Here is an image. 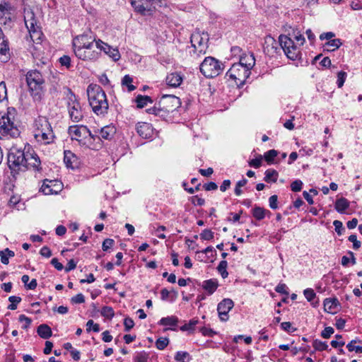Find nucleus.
I'll list each match as a JSON object with an SVG mask.
<instances>
[{
  "label": "nucleus",
  "instance_id": "a18cd8bd",
  "mask_svg": "<svg viewBox=\"0 0 362 362\" xmlns=\"http://www.w3.org/2000/svg\"><path fill=\"white\" fill-rule=\"evenodd\" d=\"M198 320L196 319H192L189 320L188 323L185 324L182 327H180V330L182 332L185 331H194L195 326L198 323Z\"/></svg>",
  "mask_w": 362,
  "mask_h": 362
},
{
  "label": "nucleus",
  "instance_id": "603ef678",
  "mask_svg": "<svg viewBox=\"0 0 362 362\" xmlns=\"http://www.w3.org/2000/svg\"><path fill=\"white\" fill-rule=\"evenodd\" d=\"M101 315L107 318L111 319L115 315L113 308L110 306H104L101 309Z\"/></svg>",
  "mask_w": 362,
  "mask_h": 362
},
{
  "label": "nucleus",
  "instance_id": "39448f33",
  "mask_svg": "<svg viewBox=\"0 0 362 362\" xmlns=\"http://www.w3.org/2000/svg\"><path fill=\"white\" fill-rule=\"evenodd\" d=\"M201 73L206 78L220 75L224 69V64L213 57H207L199 66Z\"/></svg>",
  "mask_w": 362,
  "mask_h": 362
},
{
  "label": "nucleus",
  "instance_id": "20e7f679",
  "mask_svg": "<svg viewBox=\"0 0 362 362\" xmlns=\"http://www.w3.org/2000/svg\"><path fill=\"white\" fill-rule=\"evenodd\" d=\"M28 153L24 150L13 148L8 154V164L11 172L18 174L25 171L26 157Z\"/></svg>",
  "mask_w": 362,
  "mask_h": 362
},
{
  "label": "nucleus",
  "instance_id": "ea45409f",
  "mask_svg": "<svg viewBox=\"0 0 362 362\" xmlns=\"http://www.w3.org/2000/svg\"><path fill=\"white\" fill-rule=\"evenodd\" d=\"M209 41V35L207 33H200V45L201 49H199V52L201 54H204L206 52L207 46V42Z\"/></svg>",
  "mask_w": 362,
  "mask_h": 362
},
{
  "label": "nucleus",
  "instance_id": "72a5a7b5",
  "mask_svg": "<svg viewBox=\"0 0 362 362\" xmlns=\"http://www.w3.org/2000/svg\"><path fill=\"white\" fill-rule=\"evenodd\" d=\"M177 297V292L175 290H172L169 291L167 288H163L160 291V298L163 300H169L171 302L175 300Z\"/></svg>",
  "mask_w": 362,
  "mask_h": 362
},
{
  "label": "nucleus",
  "instance_id": "aec40b11",
  "mask_svg": "<svg viewBox=\"0 0 362 362\" xmlns=\"http://www.w3.org/2000/svg\"><path fill=\"white\" fill-rule=\"evenodd\" d=\"M196 284L201 286L208 296H211L219 286L218 281L216 279H210L202 282L196 281Z\"/></svg>",
  "mask_w": 362,
  "mask_h": 362
},
{
  "label": "nucleus",
  "instance_id": "bb28decb",
  "mask_svg": "<svg viewBox=\"0 0 362 362\" xmlns=\"http://www.w3.org/2000/svg\"><path fill=\"white\" fill-rule=\"evenodd\" d=\"M64 162L67 168L74 169L77 166L78 158L71 151H65Z\"/></svg>",
  "mask_w": 362,
  "mask_h": 362
},
{
  "label": "nucleus",
  "instance_id": "79ce46f5",
  "mask_svg": "<svg viewBox=\"0 0 362 362\" xmlns=\"http://www.w3.org/2000/svg\"><path fill=\"white\" fill-rule=\"evenodd\" d=\"M278 172L274 169H268L265 171L264 181H276Z\"/></svg>",
  "mask_w": 362,
  "mask_h": 362
},
{
  "label": "nucleus",
  "instance_id": "c85d7f7f",
  "mask_svg": "<svg viewBox=\"0 0 362 362\" xmlns=\"http://www.w3.org/2000/svg\"><path fill=\"white\" fill-rule=\"evenodd\" d=\"M339 305V302L336 298H326L324 300L325 310L330 313H335Z\"/></svg>",
  "mask_w": 362,
  "mask_h": 362
},
{
  "label": "nucleus",
  "instance_id": "393cba45",
  "mask_svg": "<svg viewBox=\"0 0 362 362\" xmlns=\"http://www.w3.org/2000/svg\"><path fill=\"white\" fill-rule=\"evenodd\" d=\"M9 48L6 40L4 37V33L0 28V60L6 61L8 59L7 54L8 53Z\"/></svg>",
  "mask_w": 362,
  "mask_h": 362
},
{
  "label": "nucleus",
  "instance_id": "37998d69",
  "mask_svg": "<svg viewBox=\"0 0 362 362\" xmlns=\"http://www.w3.org/2000/svg\"><path fill=\"white\" fill-rule=\"evenodd\" d=\"M190 41H191L192 47H194L195 48V49H197L199 52V49H201L200 33L199 32H196V33H193L191 35Z\"/></svg>",
  "mask_w": 362,
  "mask_h": 362
},
{
  "label": "nucleus",
  "instance_id": "f03ea898",
  "mask_svg": "<svg viewBox=\"0 0 362 362\" xmlns=\"http://www.w3.org/2000/svg\"><path fill=\"white\" fill-rule=\"evenodd\" d=\"M26 82L29 92L34 100H40L43 95V84L45 81L41 73L37 70H31L26 74Z\"/></svg>",
  "mask_w": 362,
  "mask_h": 362
},
{
  "label": "nucleus",
  "instance_id": "b1692460",
  "mask_svg": "<svg viewBox=\"0 0 362 362\" xmlns=\"http://www.w3.org/2000/svg\"><path fill=\"white\" fill-rule=\"evenodd\" d=\"M103 139L111 140L116 134V128L114 125H106L100 129H95Z\"/></svg>",
  "mask_w": 362,
  "mask_h": 362
},
{
  "label": "nucleus",
  "instance_id": "de8ad7c7",
  "mask_svg": "<svg viewBox=\"0 0 362 362\" xmlns=\"http://www.w3.org/2000/svg\"><path fill=\"white\" fill-rule=\"evenodd\" d=\"M357 340L353 339L351 340L347 345L346 348L348 349L349 351H355L357 354H361L362 353V346H356L355 344H356Z\"/></svg>",
  "mask_w": 362,
  "mask_h": 362
},
{
  "label": "nucleus",
  "instance_id": "09e8293b",
  "mask_svg": "<svg viewBox=\"0 0 362 362\" xmlns=\"http://www.w3.org/2000/svg\"><path fill=\"white\" fill-rule=\"evenodd\" d=\"M132 81L133 78L129 75H125L122 80V84L127 86L129 91H132L136 89V87L132 84Z\"/></svg>",
  "mask_w": 362,
  "mask_h": 362
},
{
  "label": "nucleus",
  "instance_id": "7ed1b4c3",
  "mask_svg": "<svg viewBox=\"0 0 362 362\" xmlns=\"http://www.w3.org/2000/svg\"><path fill=\"white\" fill-rule=\"evenodd\" d=\"M35 139L42 144H49L54 142L55 136L52 126L45 117H39L36 121Z\"/></svg>",
  "mask_w": 362,
  "mask_h": 362
},
{
  "label": "nucleus",
  "instance_id": "8fccbe9b",
  "mask_svg": "<svg viewBox=\"0 0 362 362\" xmlns=\"http://www.w3.org/2000/svg\"><path fill=\"white\" fill-rule=\"evenodd\" d=\"M11 304L8 305V309L14 310L17 308V305L21 301V298L19 296H11L8 298Z\"/></svg>",
  "mask_w": 362,
  "mask_h": 362
},
{
  "label": "nucleus",
  "instance_id": "1a4fd4ad",
  "mask_svg": "<svg viewBox=\"0 0 362 362\" xmlns=\"http://www.w3.org/2000/svg\"><path fill=\"white\" fill-rule=\"evenodd\" d=\"M19 134L20 132L14 124L8 113L1 115L0 117V137L9 136L16 138Z\"/></svg>",
  "mask_w": 362,
  "mask_h": 362
},
{
  "label": "nucleus",
  "instance_id": "4be33fe9",
  "mask_svg": "<svg viewBox=\"0 0 362 362\" xmlns=\"http://www.w3.org/2000/svg\"><path fill=\"white\" fill-rule=\"evenodd\" d=\"M136 129L138 134L143 139H149L153 134V127L147 122H138Z\"/></svg>",
  "mask_w": 362,
  "mask_h": 362
},
{
  "label": "nucleus",
  "instance_id": "0eeeda50",
  "mask_svg": "<svg viewBox=\"0 0 362 362\" xmlns=\"http://www.w3.org/2000/svg\"><path fill=\"white\" fill-rule=\"evenodd\" d=\"M24 21L31 40L35 44H40L42 33L40 27L37 25V20L31 9L24 11Z\"/></svg>",
  "mask_w": 362,
  "mask_h": 362
},
{
  "label": "nucleus",
  "instance_id": "a878e982",
  "mask_svg": "<svg viewBox=\"0 0 362 362\" xmlns=\"http://www.w3.org/2000/svg\"><path fill=\"white\" fill-rule=\"evenodd\" d=\"M182 76L177 72L171 73L166 77L167 84L174 88L180 86L182 82Z\"/></svg>",
  "mask_w": 362,
  "mask_h": 362
},
{
  "label": "nucleus",
  "instance_id": "f704fd0d",
  "mask_svg": "<svg viewBox=\"0 0 362 362\" xmlns=\"http://www.w3.org/2000/svg\"><path fill=\"white\" fill-rule=\"evenodd\" d=\"M135 101L138 108H143L147 105L148 103H153V100L148 95H139L136 96Z\"/></svg>",
  "mask_w": 362,
  "mask_h": 362
},
{
  "label": "nucleus",
  "instance_id": "6e6552de",
  "mask_svg": "<svg viewBox=\"0 0 362 362\" xmlns=\"http://www.w3.org/2000/svg\"><path fill=\"white\" fill-rule=\"evenodd\" d=\"M279 45L284 54L291 60H296L298 58L300 50L295 45L293 40L286 35H279Z\"/></svg>",
  "mask_w": 362,
  "mask_h": 362
},
{
  "label": "nucleus",
  "instance_id": "680f3d73",
  "mask_svg": "<svg viewBox=\"0 0 362 362\" xmlns=\"http://www.w3.org/2000/svg\"><path fill=\"white\" fill-rule=\"evenodd\" d=\"M334 332V330L333 327H327L322 331L321 337L324 339H329Z\"/></svg>",
  "mask_w": 362,
  "mask_h": 362
},
{
  "label": "nucleus",
  "instance_id": "c9c22d12",
  "mask_svg": "<svg viewBox=\"0 0 362 362\" xmlns=\"http://www.w3.org/2000/svg\"><path fill=\"white\" fill-rule=\"evenodd\" d=\"M178 323V318L176 316H168L162 317L158 324L163 326H176Z\"/></svg>",
  "mask_w": 362,
  "mask_h": 362
},
{
  "label": "nucleus",
  "instance_id": "423d86ee",
  "mask_svg": "<svg viewBox=\"0 0 362 362\" xmlns=\"http://www.w3.org/2000/svg\"><path fill=\"white\" fill-rule=\"evenodd\" d=\"M24 21L31 40L35 44H40L42 33L40 27L37 25V20L31 9L24 11Z\"/></svg>",
  "mask_w": 362,
  "mask_h": 362
},
{
  "label": "nucleus",
  "instance_id": "6ab92c4d",
  "mask_svg": "<svg viewBox=\"0 0 362 362\" xmlns=\"http://www.w3.org/2000/svg\"><path fill=\"white\" fill-rule=\"evenodd\" d=\"M97 46H99V52H104V53L111 57L113 61L117 62L119 59L120 54L117 49L111 47L109 45L103 42L101 40H98Z\"/></svg>",
  "mask_w": 362,
  "mask_h": 362
},
{
  "label": "nucleus",
  "instance_id": "69168bd1",
  "mask_svg": "<svg viewBox=\"0 0 362 362\" xmlns=\"http://www.w3.org/2000/svg\"><path fill=\"white\" fill-rule=\"evenodd\" d=\"M348 240L353 243V248L354 250H358L361 247V242L357 240V237L356 235L352 234L349 238Z\"/></svg>",
  "mask_w": 362,
  "mask_h": 362
},
{
  "label": "nucleus",
  "instance_id": "e2e57ef3",
  "mask_svg": "<svg viewBox=\"0 0 362 362\" xmlns=\"http://www.w3.org/2000/svg\"><path fill=\"white\" fill-rule=\"evenodd\" d=\"M124 331L129 332L134 326V320L130 317H126L124 320Z\"/></svg>",
  "mask_w": 362,
  "mask_h": 362
},
{
  "label": "nucleus",
  "instance_id": "7c9ffc66",
  "mask_svg": "<svg viewBox=\"0 0 362 362\" xmlns=\"http://www.w3.org/2000/svg\"><path fill=\"white\" fill-rule=\"evenodd\" d=\"M349 202L344 197H341L335 202L334 208L337 212L344 214L345 211L349 207Z\"/></svg>",
  "mask_w": 362,
  "mask_h": 362
},
{
  "label": "nucleus",
  "instance_id": "6e6d98bb",
  "mask_svg": "<svg viewBox=\"0 0 362 362\" xmlns=\"http://www.w3.org/2000/svg\"><path fill=\"white\" fill-rule=\"evenodd\" d=\"M347 76V74L344 71H340L337 74V86L338 88H341L344 86V83L346 81Z\"/></svg>",
  "mask_w": 362,
  "mask_h": 362
},
{
  "label": "nucleus",
  "instance_id": "a211bd4d",
  "mask_svg": "<svg viewBox=\"0 0 362 362\" xmlns=\"http://www.w3.org/2000/svg\"><path fill=\"white\" fill-rule=\"evenodd\" d=\"M25 170L29 169H33V170L35 173H40L41 168V161L35 153H29L26 157V164Z\"/></svg>",
  "mask_w": 362,
  "mask_h": 362
},
{
  "label": "nucleus",
  "instance_id": "3c124183",
  "mask_svg": "<svg viewBox=\"0 0 362 362\" xmlns=\"http://www.w3.org/2000/svg\"><path fill=\"white\" fill-rule=\"evenodd\" d=\"M278 155V151L274 149L267 151L264 155V158L268 163H272L274 158Z\"/></svg>",
  "mask_w": 362,
  "mask_h": 362
},
{
  "label": "nucleus",
  "instance_id": "a19ab883",
  "mask_svg": "<svg viewBox=\"0 0 362 362\" xmlns=\"http://www.w3.org/2000/svg\"><path fill=\"white\" fill-rule=\"evenodd\" d=\"M228 266V262L226 260H222L220 262L217 267V270L221 275L223 279H226L228 276V273L226 270Z\"/></svg>",
  "mask_w": 362,
  "mask_h": 362
},
{
  "label": "nucleus",
  "instance_id": "c03bdc74",
  "mask_svg": "<svg viewBox=\"0 0 362 362\" xmlns=\"http://www.w3.org/2000/svg\"><path fill=\"white\" fill-rule=\"evenodd\" d=\"M313 346L314 347V349L315 350L320 351L329 350V349H328L329 346H328L327 344L325 341H322L318 339H315L313 341ZM331 349H329V351Z\"/></svg>",
  "mask_w": 362,
  "mask_h": 362
},
{
  "label": "nucleus",
  "instance_id": "4d7b16f0",
  "mask_svg": "<svg viewBox=\"0 0 362 362\" xmlns=\"http://www.w3.org/2000/svg\"><path fill=\"white\" fill-rule=\"evenodd\" d=\"M200 237L202 240H209L214 238V233L209 229H204L200 233Z\"/></svg>",
  "mask_w": 362,
  "mask_h": 362
},
{
  "label": "nucleus",
  "instance_id": "052dcab7",
  "mask_svg": "<svg viewBox=\"0 0 362 362\" xmlns=\"http://www.w3.org/2000/svg\"><path fill=\"white\" fill-rule=\"evenodd\" d=\"M7 98V89L6 83L2 81L0 83V102Z\"/></svg>",
  "mask_w": 362,
  "mask_h": 362
},
{
  "label": "nucleus",
  "instance_id": "f8f14e48",
  "mask_svg": "<svg viewBox=\"0 0 362 362\" xmlns=\"http://www.w3.org/2000/svg\"><path fill=\"white\" fill-rule=\"evenodd\" d=\"M95 37L90 33H83L78 35L73 39V48L74 54L83 50L85 47L96 45Z\"/></svg>",
  "mask_w": 362,
  "mask_h": 362
},
{
  "label": "nucleus",
  "instance_id": "774afa93",
  "mask_svg": "<svg viewBox=\"0 0 362 362\" xmlns=\"http://www.w3.org/2000/svg\"><path fill=\"white\" fill-rule=\"evenodd\" d=\"M278 197L277 195H272L269 199V204L271 209H276L278 208Z\"/></svg>",
  "mask_w": 362,
  "mask_h": 362
},
{
  "label": "nucleus",
  "instance_id": "4468645a",
  "mask_svg": "<svg viewBox=\"0 0 362 362\" xmlns=\"http://www.w3.org/2000/svg\"><path fill=\"white\" fill-rule=\"evenodd\" d=\"M69 134L72 140L78 141L83 146V141L90 134V131L86 126L75 125L69 127Z\"/></svg>",
  "mask_w": 362,
  "mask_h": 362
},
{
  "label": "nucleus",
  "instance_id": "2eb2a0df",
  "mask_svg": "<svg viewBox=\"0 0 362 362\" xmlns=\"http://www.w3.org/2000/svg\"><path fill=\"white\" fill-rule=\"evenodd\" d=\"M158 103L162 108L167 109V111L171 112L176 110L181 105L180 98L174 95H163Z\"/></svg>",
  "mask_w": 362,
  "mask_h": 362
},
{
  "label": "nucleus",
  "instance_id": "4c0bfd02",
  "mask_svg": "<svg viewBox=\"0 0 362 362\" xmlns=\"http://www.w3.org/2000/svg\"><path fill=\"white\" fill-rule=\"evenodd\" d=\"M303 294L308 302L311 303L314 307L317 306L318 302H314V300L316 297V294L313 289L312 288H306L303 291Z\"/></svg>",
  "mask_w": 362,
  "mask_h": 362
},
{
  "label": "nucleus",
  "instance_id": "5701e85b",
  "mask_svg": "<svg viewBox=\"0 0 362 362\" xmlns=\"http://www.w3.org/2000/svg\"><path fill=\"white\" fill-rule=\"evenodd\" d=\"M89 141L93 140L95 144H86V142L83 143V146H86V147L93 149V150H99L103 147V138L100 135L97 133V131L95 129L93 132H90V134L88 135Z\"/></svg>",
  "mask_w": 362,
  "mask_h": 362
},
{
  "label": "nucleus",
  "instance_id": "bf43d9fd",
  "mask_svg": "<svg viewBox=\"0 0 362 362\" xmlns=\"http://www.w3.org/2000/svg\"><path fill=\"white\" fill-rule=\"evenodd\" d=\"M18 320L20 322H25V324L22 326V328L24 329H27L32 322L31 319L25 315H20Z\"/></svg>",
  "mask_w": 362,
  "mask_h": 362
},
{
  "label": "nucleus",
  "instance_id": "f3484780",
  "mask_svg": "<svg viewBox=\"0 0 362 362\" xmlns=\"http://www.w3.org/2000/svg\"><path fill=\"white\" fill-rule=\"evenodd\" d=\"M279 40L277 42L271 35H267L264 38V43L263 47L264 52L269 57H274V54H277L281 49V47H279Z\"/></svg>",
  "mask_w": 362,
  "mask_h": 362
},
{
  "label": "nucleus",
  "instance_id": "9d476101",
  "mask_svg": "<svg viewBox=\"0 0 362 362\" xmlns=\"http://www.w3.org/2000/svg\"><path fill=\"white\" fill-rule=\"evenodd\" d=\"M251 71L241 64H233L227 71L226 76L234 80L238 86H243L250 76Z\"/></svg>",
  "mask_w": 362,
  "mask_h": 362
},
{
  "label": "nucleus",
  "instance_id": "473e14b6",
  "mask_svg": "<svg viewBox=\"0 0 362 362\" xmlns=\"http://www.w3.org/2000/svg\"><path fill=\"white\" fill-rule=\"evenodd\" d=\"M37 332L41 338L45 339H49L52 334L51 328L46 324L39 325L37 329Z\"/></svg>",
  "mask_w": 362,
  "mask_h": 362
},
{
  "label": "nucleus",
  "instance_id": "cd10ccee",
  "mask_svg": "<svg viewBox=\"0 0 362 362\" xmlns=\"http://www.w3.org/2000/svg\"><path fill=\"white\" fill-rule=\"evenodd\" d=\"M235 64H241L245 66L246 69L248 68V69L251 71L255 64V59L253 54H244L240 57L239 62Z\"/></svg>",
  "mask_w": 362,
  "mask_h": 362
},
{
  "label": "nucleus",
  "instance_id": "c756f323",
  "mask_svg": "<svg viewBox=\"0 0 362 362\" xmlns=\"http://www.w3.org/2000/svg\"><path fill=\"white\" fill-rule=\"evenodd\" d=\"M252 214L254 218L258 221L264 219L267 215H271V212L269 210L264 209V208L258 206H255L252 209Z\"/></svg>",
  "mask_w": 362,
  "mask_h": 362
},
{
  "label": "nucleus",
  "instance_id": "dca6fc26",
  "mask_svg": "<svg viewBox=\"0 0 362 362\" xmlns=\"http://www.w3.org/2000/svg\"><path fill=\"white\" fill-rule=\"evenodd\" d=\"M234 303L230 298H224L217 305V311L220 320L226 322L228 320V313L233 308Z\"/></svg>",
  "mask_w": 362,
  "mask_h": 362
},
{
  "label": "nucleus",
  "instance_id": "13d9d810",
  "mask_svg": "<svg viewBox=\"0 0 362 362\" xmlns=\"http://www.w3.org/2000/svg\"><path fill=\"white\" fill-rule=\"evenodd\" d=\"M333 225L335 228V231L339 235H342L343 232L345 230L342 222L338 220H335L333 222Z\"/></svg>",
  "mask_w": 362,
  "mask_h": 362
},
{
  "label": "nucleus",
  "instance_id": "338daca9",
  "mask_svg": "<svg viewBox=\"0 0 362 362\" xmlns=\"http://www.w3.org/2000/svg\"><path fill=\"white\" fill-rule=\"evenodd\" d=\"M262 161V156L261 155H259L257 158L251 160L249 162V164L252 167L259 168L261 165Z\"/></svg>",
  "mask_w": 362,
  "mask_h": 362
},
{
  "label": "nucleus",
  "instance_id": "e433bc0d",
  "mask_svg": "<svg viewBox=\"0 0 362 362\" xmlns=\"http://www.w3.org/2000/svg\"><path fill=\"white\" fill-rule=\"evenodd\" d=\"M15 253L13 251L6 248L4 250L0 251L1 262L4 264H8L9 262L8 258L14 257Z\"/></svg>",
  "mask_w": 362,
  "mask_h": 362
},
{
  "label": "nucleus",
  "instance_id": "5fc2aeb1",
  "mask_svg": "<svg viewBox=\"0 0 362 362\" xmlns=\"http://www.w3.org/2000/svg\"><path fill=\"white\" fill-rule=\"evenodd\" d=\"M169 340L168 338L160 337L156 341V346L159 350H163L168 344Z\"/></svg>",
  "mask_w": 362,
  "mask_h": 362
},
{
  "label": "nucleus",
  "instance_id": "58836bf2",
  "mask_svg": "<svg viewBox=\"0 0 362 362\" xmlns=\"http://www.w3.org/2000/svg\"><path fill=\"white\" fill-rule=\"evenodd\" d=\"M191 359L189 354L186 351H177L175 356L177 362H189Z\"/></svg>",
  "mask_w": 362,
  "mask_h": 362
},
{
  "label": "nucleus",
  "instance_id": "2f4dec72",
  "mask_svg": "<svg viewBox=\"0 0 362 362\" xmlns=\"http://www.w3.org/2000/svg\"><path fill=\"white\" fill-rule=\"evenodd\" d=\"M341 45L342 42L341 40L336 38L325 42L323 45V48L325 51L334 52Z\"/></svg>",
  "mask_w": 362,
  "mask_h": 362
},
{
  "label": "nucleus",
  "instance_id": "49530a36",
  "mask_svg": "<svg viewBox=\"0 0 362 362\" xmlns=\"http://www.w3.org/2000/svg\"><path fill=\"white\" fill-rule=\"evenodd\" d=\"M148 358V354L146 351L136 352L134 356V362H147Z\"/></svg>",
  "mask_w": 362,
  "mask_h": 362
},
{
  "label": "nucleus",
  "instance_id": "0e129e2a",
  "mask_svg": "<svg viewBox=\"0 0 362 362\" xmlns=\"http://www.w3.org/2000/svg\"><path fill=\"white\" fill-rule=\"evenodd\" d=\"M71 302L74 304H80L85 302V297L82 293H78L71 298Z\"/></svg>",
  "mask_w": 362,
  "mask_h": 362
},
{
  "label": "nucleus",
  "instance_id": "9b49d317",
  "mask_svg": "<svg viewBox=\"0 0 362 362\" xmlns=\"http://www.w3.org/2000/svg\"><path fill=\"white\" fill-rule=\"evenodd\" d=\"M67 107L71 119L74 122H78L83 117L81 105L76 95L69 90L68 95Z\"/></svg>",
  "mask_w": 362,
  "mask_h": 362
},
{
  "label": "nucleus",
  "instance_id": "412c9836",
  "mask_svg": "<svg viewBox=\"0 0 362 362\" xmlns=\"http://www.w3.org/2000/svg\"><path fill=\"white\" fill-rule=\"evenodd\" d=\"M63 187V182H49V184L43 182L40 187V191L46 195L53 194H57L62 190Z\"/></svg>",
  "mask_w": 362,
  "mask_h": 362
},
{
  "label": "nucleus",
  "instance_id": "f257e3e1",
  "mask_svg": "<svg viewBox=\"0 0 362 362\" xmlns=\"http://www.w3.org/2000/svg\"><path fill=\"white\" fill-rule=\"evenodd\" d=\"M88 102L93 111L98 116H104L109 108L106 94L97 84H90L87 88Z\"/></svg>",
  "mask_w": 362,
  "mask_h": 362
},
{
  "label": "nucleus",
  "instance_id": "ddd939ff",
  "mask_svg": "<svg viewBox=\"0 0 362 362\" xmlns=\"http://www.w3.org/2000/svg\"><path fill=\"white\" fill-rule=\"evenodd\" d=\"M97 45L98 41L96 42V45L85 47L83 50H80V52L75 53V55L76 57L83 61H96L99 59L100 55L99 46Z\"/></svg>",
  "mask_w": 362,
  "mask_h": 362
},
{
  "label": "nucleus",
  "instance_id": "864d4df0",
  "mask_svg": "<svg viewBox=\"0 0 362 362\" xmlns=\"http://www.w3.org/2000/svg\"><path fill=\"white\" fill-rule=\"evenodd\" d=\"M131 4L136 12L145 15L146 8L143 4H139L136 1H132Z\"/></svg>",
  "mask_w": 362,
  "mask_h": 362
}]
</instances>
